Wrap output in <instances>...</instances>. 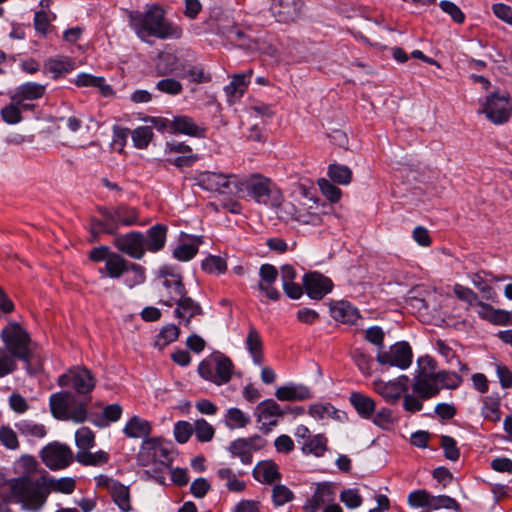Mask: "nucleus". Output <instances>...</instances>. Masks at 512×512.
I'll use <instances>...</instances> for the list:
<instances>
[{
	"instance_id": "31",
	"label": "nucleus",
	"mask_w": 512,
	"mask_h": 512,
	"mask_svg": "<svg viewBox=\"0 0 512 512\" xmlns=\"http://www.w3.org/2000/svg\"><path fill=\"white\" fill-rule=\"evenodd\" d=\"M167 227L163 224H156L147 231V237L145 238V249L147 248L151 252H157L161 250L166 241Z\"/></svg>"
},
{
	"instance_id": "39",
	"label": "nucleus",
	"mask_w": 512,
	"mask_h": 512,
	"mask_svg": "<svg viewBox=\"0 0 512 512\" xmlns=\"http://www.w3.org/2000/svg\"><path fill=\"white\" fill-rule=\"evenodd\" d=\"M74 83L79 87H98L103 96H109L112 94V88L106 84L103 77H96L90 74H79L75 79Z\"/></svg>"
},
{
	"instance_id": "10",
	"label": "nucleus",
	"mask_w": 512,
	"mask_h": 512,
	"mask_svg": "<svg viewBox=\"0 0 512 512\" xmlns=\"http://www.w3.org/2000/svg\"><path fill=\"white\" fill-rule=\"evenodd\" d=\"M58 385L60 387L71 385L78 395H87L94 389L96 380L90 370L77 366L60 375Z\"/></svg>"
},
{
	"instance_id": "64",
	"label": "nucleus",
	"mask_w": 512,
	"mask_h": 512,
	"mask_svg": "<svg viewBox=\"0 0 512 512\" xmlns=\"http://www.w3.org/2000/svg\"><path fill=\"white\" fill-rule=\"evenodd\" d=\"M198 252V245L194 243H184L179 245L173 252L176 259L180 261H189Z\"/></svg>"
},
{
	"instance_id": "53",
	"label": "nucleus",
	"mask_w": 512,
	"mask_h": 512,
	"mask_svg": "<svg viewBox=\"0 0 512 512\" xmlns=\"http://www.w3.org/2000/svg\"><path fill=\"white\" fill-rule=\"evenodd\" d=\"M437 384H441L446 389H456L462 383V378L455 372L440 371L435 372Z\"/></svg>"
},
{
	"instance_id": "4",
	"label": "nucleus",
	"mask_w": 512,
	"mask_h": 512,
	"mask_svg": "<svg viewBox=\"0 0 512 512\" xmlns=\"http://www.w3.org/2000/svg\"><path fill=\"white\" fill-rule=\"evenodd\" d=\"M235 194L247 195L258 204L278 207L282 201V193L272 181L261 175L252 174L234 181Z\"/></svg>"
},
{
	"instance_id": "54",
	"label": "nucleus",
	"mask_w": 512,
	"mask_h": 512,
	"mask_svg": "<svg viewBox=\"0 0 512 512\" xmlns=\"http://www.w3.org/2000/svg\"><path fill=\"white\" fill-rule=\"evenodd\" d=\"M296 222L316 226L322 222V217L317 211H314L311 208L308 209L305 206H299L298 213L296 215Z\"/></svg>"
},
{
	"instance_id": "20",
	"label": "nucleus",
	"mask_w": 512,
	"mask_h": 512,
	"mask_svg": "<svg viewBox=\"0 0 512 512\" xmlns=\"http://www.w3.org/2000/svg\"><path fill=\"white\" fill-rule=\"evenodd\" d=\"M169 124L172 133L184 134L191 137L204 138L206 129L197 125L194 120L186 115L175 116L172 120H161Z\"/></svg>"
},
{
	"instance_id": "15",
	"label": "nucleus",
	"mask_w": 512,
	"mask_h": 512,
	"mask_svg": "<svg viewBox=\"0 0 512 512\" xmlns=\"http://www.w3.org/2000/svg\"><path fill=\"white\" fill-rule=\"evenodd\" d=\"M145 237L140 232H129L114 239L115 247L134 259H141L145 254Z\"/></svg>"
},
{
	"instance_id": "14",
	"label": "nucleus",
	"mask_w": 512,
	"mask_h": 512,
	"mask_svg": "<svg viewBox=\"0 0 512 512\" xmlns=\"http://www.w3.org/2000/svg\"><path fill=\"white\" fill-rule=\"evenodd\" d=\"M96 480L98 487L105 488L109 492L112 500L122 512H129L132 509L128 486L106 475H100Z\"/></svg>"
},
{
	"instance_id": "19",
	"label": "nucleus",
	"mask_w": 512,
	"mask_h": 512,
	"mask_svg": "<svg viewBox=\"0 0 512 512\" xmlns=\"http://www.w3.org/2000/svg\"><path fill=\"white\" fill-rule=\"evenodd\" d=\"M100 213L116 228L118 225L131 226L138 222L137 210L126 205H119L111 209L102 208Z\"/></svg>"
},
{
	"instance_id": "12",
	"label": "nucleus",
	"mask_w": 512,
	"mask_h": 512,
	"mask_svg": "<svg viewBox=\"0 0 512 512\" xmlns=\"http://www.w3.org/2000/svg\"><path fill=\"white\" fill-rule=\"evenodd\" d=\"M197 184L208 191L218 192L220 194H233L232 186L238 177L234 174H223L211 171L200 172L196 176Z\"/></svg>"
},
{
	"instance_id": "45",
	"label": "nucleus",
	"mask_w": 512,
	"mask_h": 512,
	"mask_svg": "<svg viewBox=\"0 0 512 512\" xmlns=\"http://www.w3.org/2000/svg\"><path fill=\"white\" fill-rule=\"evenodd\" d=\"M179 333V328L174 324L164 326L156 337L155 346L160 350L163 349L165 346L177 340Z\"/></svg>"
},
{
	"instance_id": "36",
	"label": "nucleus",
	"mask_w": 512,
	"mask_h": 512,
	"mask_svg": "<svg viewBox=\"0 0 512 512\" xmlns=\"http://www.w3.org/2000/svg\"><path fill=\"white\" fill-rule=\"evenodd\" d=\"M130 262L125 260L121 255L112 253L106 259L105 271L110 278H120L123 273L129 271Z\"/></svg>"
},
{
	"instance_id": "27",
	"label": "nucleus",
	"mask_w": 512,
	"mask_h": 512,
	"mask_svg": "<svg viewBox=\"0 0 512 512\" xmlns=\"http://www.w3.org/2000/svg\"><path fill=\"white\" fill-rule=\"evenodd\" d=\"M309 414L317 420L334 419L344 422L347 419L346 413L336 409L330 403L313 404L309 407Z\"/></svg>"
},
{
	"instance_id": "56",
	"label": "nucleus",
	"mask_w": 512,
	"mask_h": 512,
	"mask_svg": "<svg viewBox=\"0 0 512 512\" xmlns=\"http://www.w3.org/2000/svg\"><path fill=\"white\" fill-rule=\"evenodd\" d=\"M472 284L483 294V298L487 301L496 302L497 293L480 275L473 274L471 276Z\"/></svg>"
},
{
	"instance_id": "61",
	"label": "nucleus",
	"mask_w": 512,
	"mask_h": 512,
	"mask_svg": "<svg viewBox=\"0 0 512 512\" xmlns=\"http://www.w3.org/2000/svg\"><path fill=\"white\" fill-rule=\"evenodd\" d=\"M293 492L285 485H275L272 490L273 503L282 506L293 499Z\"/></svg>"
},
{
	"instance_id": "13",
	"label": "nucleus",
	"mask_w": 512,
	"mask_h": 512,
	"mask_svg": "<svg viewBox=\"0 0 512 512\" xmlns=\"http://www.w3.org/2000/svg\"><path fill=\"white\" fill-rule=\"evenodd\" d=\"M376 360L381 365L406 369L412 362V351L408 343L398 342L392 345L388 351H379Z\"/></svg>"
},
{
	"instance_id": "37",
	"label": "nucleus",
	"mask_w": 512,
	"mask_h": 512,
	"mask_svg": "<svg viewBox=\"0 0 512 512\" xmlns=\"http://www.w3.org/2000/svg\"><path fill=\"white\" fill-rule=\"evenodd\" d=\"M18 432L28 439H42L46 436L47 430L43 424L35 423L31 420H20L15 424Z\"/></svg>"
},
{
	"instance_id": "63",
	"label": "nucleus",
	"mask_w": 512,
	"mask_h": 512,
	"mask_svg": "<svg viewBox=\"0 0 512 512\" xmlns=\"http://www.w3.org/2000/svg\"><path fill=\"white\" fill-rule=\"evenodd\" d=\"M340 500L350 509H356L362 505L363 499L356 489H345L340 494Z\"/></svg>"
},
{
	"instance_id": "1",
	"label": "nucleus",
	"mask_w": 512,
	"mask_h": 512,
	"mask_svg": "<svg viewBox=\"0 0 512 512\" xmlns=\"http://www.w3.org/2000/svg\"><path fill=\"white\" fill-rule=\"evenodd\" d=\"M128 18L131 28L143 41L149 37L178 39L182 35V29L166 20L164 11L159 6H151L145 12L130 11Z\"/></svg>"
},
{
	"instance_id": "59",
	"label": "nucleus",
	"mask_w": 512,
	"mask_h": 512,
	"mask_svg": "<svg viewBox=\"0 0 512 512\" xmlns=\"http://www.w3.org/2000/svg\"><path fill=\"white\" fill-rule=\"evenodd\" d=\"M429 508L434 510L445 508L457 511L459 510L460 506L454 498L447 495H439L431 497Z\"/></svg>"
},
{
	"instance_id": "50",
	"label": "nucleus",
	"mask_w": 512,
	"mask_h": 512,
	"mask_svg": "<svg viewBox=\"0 0 512 512\" xmlns=\"http://www.w3.org/2000/svg\"><path fill=\"white\" fill-rule=\"evenodd\" d=\"M164 285L167 289H169V292L171 294V297L169 300L165 301L164 303L167 306H172L173 302L172 298H180L186 294L185 287L182 283V280L180 276H173V279H165Z\"/></svg>"
},
{
	"instance_id": "49",
	"label": "nucleus",
	"mask_w": 512,
	"mask_h": 512,
	"mask_svg": "<svg viewBox=\"0 0 512 512\" xmlns=\"http://www.w3.org/2000/svg\"><path fill=\"white\" fill-rule=\"evenodd\" d=\"M19 104L20 103H17V101L14 99V96L11 95L10 104L3 107L0 112L3 121L8 124H17L21 121L22 116L20 113Z\"/></svg>"
},
{
	"instance_id": "34",
	"label": "nucleus",
	"mask_w": 512,
	"mask_h": 512,
	"mask_svg": "<svg viewBox=\"0 0 512 512\" xmlns=\"http://www.w3.org/2000/svg\"><path fill=\"white\" fill-rule=\"evenodd\" d=\"M251 417L239 408H229L224 415L225 426L230 429H242L249 425Z\"/></svg>"
},
{
	"instance_id": "30",
	"label": "nucleus",
	"mask_w": 512,
	"mask_h": 512,
	"mask_svg": "<svg viewBox=\"0 0 512 512\" xmlns=\"http://www.w3.org/2000/svg\"><path fill=\"white\" fill-rule=\"evenodd\" d=\"M349 401L362 418L369 419L373 416L376 404L372 398L359 392H352Z\"/></svg>"
},
{
	"instance_id": "22",
	"label": "nucleus",
	"mask_w": 512,
	"mask_h": 512,
	"mask_svg": "<svg viewBox=\"0 0 512 512\" xmlns=\"http://www.w3.org/2000/svg\"><path fill=\"white\" fill-rule=\"evenodd\" d=\"M256 413L258 422L262 426H275L277 419L284 415L285 410H282L274 400L268 399L257 405Z\"/></svg>"
},
{
	"instance_id": "41",
	"label": "nucleus",
	"mask_w": 512,
	"mask_h": 512,
	"mask_svg": "<svg viewBox=\"0 0 512 512\" xmlns=\"http://www.w3.org/2000/svg\"><path fill=\"white\" fill-rule=\"evenodd\" d=\"M304 454H313L320 457L327 450V439L322 434H317L305 441L301 448Z\"/></svg>"
},
{
	"instance_id": "33",
	"label": "nucleus",
	"mask_w": 512,
	"mask_h": 512,
	"mask_svg": "<svg viewBox=\"0 0 512 512\" xmlns=\"http://www.w3.org/2000/svg\"><path fill=\"white\" fill-rule=\"evenodd\" d=\"M245 344L247 350L253 358V362L256 365H260L263 358V343L261 336L255 327L250 326Z\"/></svg>"
},
{
	"instance_id": "38",
	"label": "nucleus",
	"mask_w": 512,
	"mask_h": 512,
	"mask_svg": "<svg viewBox=\"0 0 512 512\" xmlns=\"http://www.w3.org/2000/svg\"><path fill=\"white\" fill-rule=\"evenodd\" d=\"M45 482L48 489V495L51 492L72 494L76 487V481L70 477L53 478L45 476Z\"/></svg>"
},
{
	"instance_id": "18",
	"label": "nucleus",
	"mask_w": 512,
	"mask_h": 512,
	"mask_svg": "<svg viewBox=\"0 0 512 512\" xmlns=\"http://www.w3.org/2000/svg\"><path fill=\"white\" fill-rule=\"evenodd\" d=\"M270 9L278 22H294L300 17L302 2L301 0H272Z\"/></svg>"
},
{
	"instance_id": "57",
	"label": "nucleus",
	"mask_w": 512,
	"mask_h": 512,
	"mask_svg": "<svg viewBox=\"0 0 512 512\" xmlns=\"http://www.w3.org/2000/svg\"><path fill=\"white\" fill-rule=\"evenodd\" d=\"M352 359L358 369L364 374V375H370L371 374V367L373 363V359L370 355L364 353L360 349H355L352 352Z\"/></svg>"
},
{
	"instance_id": "62",
	"label": "nucleus",
	"mask_w": 512,
	"mask_h": 512,
	"mask_svg": "<svg viewBox=\"0 0 512 512\" xmlns=\"http://www.w3.org/2000/svg\"><path fill=\"white\" fill-rule=\"evenodd\" d=\"M128 273L131 274L127 276L125 282L130 288L142 284L145 281V270L138 264L130 263Z\"/></svg>"
},
{
	"instance_id": "46",
	"label": "nucleus",
	"mask_w": 512,
	"mask_h": 512,
	"mask_svg": "<svg viewBox=\"0 0 512 512\" xmlns=\"http://www.w3.org/2000/svg\"><path fill=\"white\" fill-rule=\"evenodd\" d=\"M45 68L54 75L55 78L59 77L63 73H67L74 69L73 63L67 57H60L55 59H49Z\"/></svg>"
},
{
	"instance_id": "16",
	"label": "nucleus",
	"mask_w": 512,
	"mask_h": 512,
	"mask_svg": "<svg viewBox=\"0 0 512 512\" xmlns=\"http://www.w3.org/2000/svg\"><path fill=\"white\" fill-rule=\"evenodd\" d=\"M218 32L226 37L232 44L247 50H259L260 47L255 39L244 30L234 23L218 24Z\"/></svg>"
},
{
	"instance_id": "21",
	"label": "nucleus",
	"mask_w": 512,
	"mask_h": 512,
	"mask_svg": "<svg viewBox=\"0 0 512 512\" xmlns=\"http://www.w3.org/2000/svg\"><path fill=\"white\" fill-rule=\"evenodd\" d=\"M407 379V376L400 377L398 381L389 382L378 379L373 382V388L385 400L395 403L407 390L406 385L402 383V380L406 381Z\"/></svg>"
},
{
	"instance_id": "40",
	"label": "nucleus",
	"mask_w": 512,
	"mask_h": 512,
	"mask_svg": "<svg viewBox=\"0 0 512 512\" xmlns=\"http://www.w3.org/2000/svg\"><path fill=\"white\" fill-rule=\"evenodd\" d=\"M252 439L239 438L233 441L229 450L232 455L240 458L241 462L244 464H250L252 462Z\"/></svg>"
},
{
	"instance_id": "2",
	"label": "nucleus",
	"mask_w": 512,
	"mask_h": 512,
	"mask_svg": "<svg viewBox=\"0 0 512 512\" xmlns=\"http://www.w3.org/2000/svg\"><path fill=\"white\" fill-rule=\"evenodd\" d=\"M8 486L11 498L20 504L24 511H40L49 496L45 476L36 479L29 476L13 478L8 481Z\"/></svg>"
},
{
	"instance_id": "7",
	"label": "nucleus",
	"mask_w": 512,
	"mask_h": 512,
	"mask_svg": "<svg viewBox=\"0 0 512 512\" xmlns=\"http://www.w3.org/2000/svg\"><path fill=\"white\" fill-rule=\"evenodd\" d=\"M419 366L412 389L421 399H430L440 391L435 378L433 361L430 358L421 359Z\"/></svg>"
},
{
	"instance_id": "17",
	"label": "nucleus",
	"mask_w": 512,
	"mask_h": 512,
	"mask_svg": "<svg viewBox=\"0 0 512 512\" xmlns=\"http://www.w3.org/2000/svg\"><path fill=\"white\" fill-rule=\"evenodd\" d=\"M303 286L310 298L320 300L331 292L333 283L318 272H310L303 277Z\"/></svg>"
},
{
	"instance_id": "52",
	"label": "nucleus",
	"mask_w": 512,
	"mask_h": 512,
	"mask_svg": "<svg viewBox=\"0 0 512 512\" xmlns=\"http://www.w3.org/2000/svg\"><path fill=\"white\" fill-rule=\"evenodd\" d=\"M152 137L153 131L149 126H140L132 132L133 143L138 149L146 148Z\"/></svg>"
},
{
	"instance_id": "3",
	"label": "nucleus",
	"mask_w": 512,
	"mask_h": 512,
	"mask_svg": "<svg viewBox=\"0 0 512 512\" xmlns=\"http://www.w3.org/2000/svg\"><path fill=\"white\" fill-rule=\"evenodd\" d=\"M7 350L26 364L28 373L40 369V360L36 355L29 333L17 322H10L0 333Z\"/></svg>"
},
{
	"instance_id": "5",
	"label": "nucleus",
	"mask_w": 512,
	"mask_h": 512,
	"mask_svg": "<svg viewBox=\"0 0 512 512\" xmlns=\"http://www.w3.org/2000/svg\"><path fill=\"white\" fill-rule=\"evenodd\" d=\"M90 400V397L82 400L71 392L62 391L50 396L49 405L54 418L83 423L88 416L87 406Z\"/></svg>"
},
{
	"instance_id": "29",
	"label": "nucleus",
	"mask_w": 512,
	"mask_h": 512,
	"mask_svg": "<svg viewBox=\"0 0 512 512\" xmlns=\"http://www.w3.org/2000/svg\"><path fill=\"white\" fill-rule=\"evenodd\" d=\"M331 316L342 323L355 324L359 318L357 309L349 302L339 301L331 306Z\"/></svg>"
},
{
	"instance_id": "6",
	"label": "nucleus",
	"mask_w": 512,
	"mask_h": 512,
	"mask_svg": "<svg viewBox=\"0 0 512 512\" xmlns=\"http://www.w3.org/2000/svg\"><path fill=\"white\" fill-rule=\"evenodd\" d=\"M233 363L224 355H215L199 364L198 372L202 378L216 385H222L230 381Z\"/></svg>"
},
{
	"instance_id": "28",
	"label": "nucleus",
	"mask_w": 512,
	"mask_h": 512,
	"mask_svg": "<svg viewBox=\"0 0 512 512\" xmlns=\"http://www.w3.org/2000/svg\"><path fill=\"white\" fill-rule=\"evenodd\" d=\"M45 85L27 82L20 85L12 94L17 103L32 101L41 98L45 94Z\"/></svg>"
},
{
	"instance_id": "8",
	"label": "nucleus",
	"mask_w": 512,
	"mask_h": 512,
	"mask_svg": "<svg viewBox=\"0 0 512 512\" xmlns=\"http://www.w3.org/2000/svg\"><path fill=\"white\" fill-rule=\"evenodd\" d=\"M138 461L142 466H147L150 463L169 466L172 462L169 445L161 438L144 440L138 453Z\"/></svg>"
},
{
	"instance_id": "51",
	"label": "nucleus",
	"mask_w": 512,
	"mask_h": 512,
	"mask_svg": "<svg viewBox=\"0 0 512 512\" xmlns=\"http://www.w3.org/2000/svg\"><path fill=\"white\" fill-rule=\"evenodd\" d=\"M75 442L79 451L89 450L94 446V433L88 427H81L75 433Z\"/></svg>"
},
{
	"instance_id": "25",
	"label": "nucleus",
	"mask_w": 512,
	"mask_h": 512,
	"mask_svg": "<svg viewBox=\"0 0 512 512\" xmlns=\"http://www.w3.org/2000/svg\"><path fill=\"white\" fill-rule=\"evenodd\" d=\"M275 396L281 401H303L310 399L312 393L305 385H286L279 387Z\"/></svg>"
},
{
	"instance_id": "23",
	"label": "nucleus",
	"mask_w": 512,
	"mask_h": 512,
	"mask_svg": "<svg viewBox=\"0 0 512 512\" xmlns=\"http://www.w3.org/2000/svg\"><path fill=\"white\" fill-rule=\"evenodd\" d=\"M334 489L328 483L318 484L312 497L304 504L305 512H318V509L334 500Z\"/></svg>"
},
{
	"instance_id": "9",
	"label": "nucleus",
	"mask_w": 512,
	"mask_h": 512,
	"mask_svg": "<svg viewBox=\"0 0 512 512\" xmlns=\"http://www.w3.org/2000/svg\"><path fill=\"white\" fill-rule=\"evenodd\" d=\"M482 112L492 123L503 124L511 116L512 101L506 93H493L484 102Z\"/></svg>"
},
{
	"instance_id": "44",
	"label": "nucleus",
	"mask_w": 512,
	"mask_h": 512,
	"mask_svg": "<svg viewBox=\"0 0 512 512\" xmlns=\"http://www.w3.org/2000/svg\"><path fill=\"white\" fill-rule=\"evenodd\" d=\"M17 357L4 347H0V378L14 373L17 370Z\"/></svg>"
},
{
	"instance_id": "43",
	"label": "nucleus",
	"mask_w": 512,
	"mask_h": 512,
	"mask_svg": "<svg viewBox=\"0 0 512 512\" xmlns=\"http://www.w3.org/2000/svg\"><path fill=\"white\" fill-rule=\"evenodd\" d=\"M328 175L333 182L339 185H348L352 179V171L345 165H329Z\"/></svg>"
},
{
	"instance_id": "55",
	"label": "nucleus",
	"mask_w": 512,
	"mask_h": 512,
	"mask_svg": "<svg viewBox=\"0 0 512 512\" xmlns=\"http://www.w3.org/2000/svg\"><path fill=\"white\" fill-rule=\"evenodd\" d=\"M202 269L207 273H224L227 269L226 261L220 256L210 255L201 263Z\"/></svg>"
},
{
	"instance_id": "11",
	"label": "nucleus",
	"mask_w": 512,
	"mask_h": 512,
	"mask_svg": "<svg viewBox=\"0 0 512 512\" xmlns=\"http://www.w3.org/2000/svg\"><path fill=\"white\" fill-rule=\"evenodd\" d=\"M40 457L43 463L51 470L64 469L73 461L72 450L60 442L47 444L42 448Z\"/></svg>"
},
{
	"instance_id": "24",
	"label": "nucleus",
	"mask_w": 512,
	"mask_h": 512,
	"mask_svg": "<svg viewBox=\"0 0 512 512\" xmlns=\"http://www.w3.org/2000/svg\"><path fill=\"white\" fill-rule=\"evenodd\" d=\"M173 304L177 305L175 309V316L181 319L185 326L190 324L193 317L202 314V308L200 304L194 301L191 297L186 294L180 298H172Z\"/></svg>"
},
{
	"instance_id": "32",
	"label": "nucleus",
	"mask_w": 512,
	"mask_h": 512,
	"mask_svg": "<svg viewBox=\"0 0 512 512\" xmlns=\"http://www.w3.org/2000/svg\"><path fill=\"white\" fill-rule=\"evenodd\" d=\"M254 476L258 481L272 484L279 480L281 474L278 471V466L273 461L266 460L259 462L254 468Z\"/></svg>"
},
{
	"instance_id": "26",
	"label": "nucleus",
	"mask_w": 512,
	"mask_h": 512,
	"mask_svg": "<svg viewBox=\"0 0 512 512\" xmlns=\"http://www.w3.org/2000/svg\"><path fill=\"white\" fill-rule=\"evenodd\" d=\"M253 74V70H248L245 73L235 74L229 85L225 87V92L229 97V101L240 99L246 91L249 80Z\"/></svg>"
},
{
	"instance_id": "35",
	"label": "nucleus",
	"mask_w": 512,
	"mask_h": 512,
	"mask_svg": "<svg viewBox=\"0 0 512 512\" xmlns=\"http://www.w3.org/2000/svg\"><path fill=\"white\" fill-rule=\"evenodd\" d=\"M124 434L130 438H140L148 436L151 432V425L148 421L133 416L123 429Z\"/></svg>"
},
{
	"instance_id": "58",
	"label": "nucleus",
	"mask_w": 512,
	"mask_h": 512,
	"mask_svg": "<svg viewBox=\"0 0 512 512\" xmlns=\"http://www.w3.org/2000/svg\"><path fill=\"white\" fill-rule=\"evenodd\" d=\"M193 433V424L188 421H178L174 425V437L180 444L186 443Z\"/></svg>"
},
{
	"instance_id": "42",
	"label": "nucleus",
	"mask_w": 512,
	"mask_h": 512,
	"mask_svg": "<svg viewBox=\"0 0 512 512\" xmlns=\"http://www.w3.org/2000/svg\"><path fill=\"white\" fill-rule=\"evenodd\" d=\"M109 459L108 454L105 451H97L91 453L88 450L78 451L76 454V460L83 465L98 466L106 463Z\"/></svg>"
},
{
	"instance_id": "48",
	"label": "nucleus",
	"mask_w": 512,
	"mask_h": 512,
	"mask_svg": "<svg viewBox=\"0 0 512 512\" xmlns=\"http://www.w3.org/2000/svg\"><path fill=\"white\" fill-rule=\"evenodd\" d=\"M217 476L221 480H226V487L233 492H241L245 489L246 485L243 481L237 479L235 473L230 468H220L217 471Z\"/></svg>"
},
{
	"instance_id": "47",
	"label": "nucleus",
	"mask_w": 512,
	"mask_h": 512,
	"mask_svg": "<svg viewBox=\"0 0 512 512\" xmlns=\"http://www.w3.org/2000/svg\"><path fill=\"white\" fill-rule=\"evenodd\" d=\"M195 436L199 442H210L215 435V429L205 419H197L193 424Z\"/></svg>"
},
{
	"instance_id": "60",
	"label": "nucleus",
	"mask_w": 512,
	"mask_h": 512,
	"mask_svg": "<svg viewBox=\"0 0 512 512\" xmlns=\"http://www.w3.org/2000/svg\"><path fill=\"white\" fill-rule=\"evenodd\" d=\"M0 442L7 449L16 450L19 448V441L16 432L8 427L1 426L0 427Z\"/></svg>"
}]
</instances>
